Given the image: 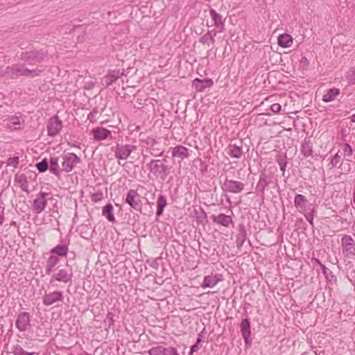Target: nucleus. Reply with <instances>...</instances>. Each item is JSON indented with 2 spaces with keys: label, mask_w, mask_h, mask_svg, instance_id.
Instances as JSON below:
<instances>
[{
  "label": "nucleus",
  "mask_w": 355,
  "mask_h": 355,
  "mask_svg": "<svg viewBox=\"0 0 355 355\" xmlns=\"http://www.w3.org/2000/svg\"><path fill=\"white\" fill-rule=\"evenodd\" d=\"M59 261V258L50 254V256L46 261V263H49V265H51L54 268L57 264H58Z\"/></svg>",
  "instance_id": "obj_48"
},
{
  "label": "nucleus",
  "mask_w": 355,
  "mask_h": 355,
  "mask_svg": "<svg viewBox=\"0 0 355 355\" xmlns=\"http://www.w3.org/2000/svg\"><path fill=\"white\" fill-rule=\"evenodd\" d=\"M209 12L214 22V26L218 30V32H222L224 30V21L222 19V16L216 12L214 9H211Z\"/></svg>",
  "instance_id": "obj_26"
},
{
  "label": "nucleus",
  "mask_w": 355,
  "mask_h": 355,
  "mask_svg": "<svg viewBox=\"0 0 355 355\" xmlns=\"http://www.w3.org/2000/svg\"><path fill=\"white\" fill-rule=\"evenodd\" d=\"M239 327L245 347H250L252 341L250 318L248 315L242 318Z\"/></svg>",
  "instance_id": "obj_6"
},
{
  "label": "nucleus",
  "mask_w": 355,
  "mask_h": 355,
  "mask_svg": "<svg viewBox=\"0 0 355 355\" xmlns=\"http://www.w3.org/2000/svg\"><path fill=\"white\" fill-rule=\"evenodd\" d=\"M146 202L144 204V207L143 205L140 207V209H138L137 211H139L140 214L147 216H151L153 214V203L150 202L148 200V199H146Z\"/></svg>",
  "instance_id": "obj_34"
},
{
  "label": "nucleus",
  "mask_w": 355,
  "mask_h": 355,
  "mask_svg": "<svg viewBox=\"0 0 355 355\" xmlns=\"http://www.w3.org/2000/svg\"><path fill=\"white\" fill-rule=\"evenodd\" d=\"M276 161L279 166L280 170L284 174L288 164L286 161V155L285 153L278 155L277 156Z\"/></svg>",
  "instance_id": "obj_38"
},
{
  "label": "nucleus",
  "mask_w": 355,
  "mask_h": 355,
  "mask_svg": "<svg viewBox=\"0 0 355 355\" xmlns=\"http://www.w3.org/2000/svg\"><path fill=\"white\" fill-rule=\"evenodd\" d=\"M349 162L348 159H346L345 161H343L340 164V168L343 173L347 174L352 171V167Z\"/></svg>",
  "instance_id": "obj_45"
},
{
  "label": "nucleus",
  "mask_w": 355,
  "mask_h": 355,
  "mask_svg": "<svg viewBox=\"0 0 355 355\" xmlns=\"http://www.w3.org/2000/svg\"><path fill=\"white\" fill-rule=\"evenodd\" d=\"M355 245L353 238L349 235H345L341 239L342 252L344 255L345 269L346 277L352 284L355 285V269L353 261L355 259L354 253L352 250Z\"/></svg>",
  "instance_id": "obj_1"
},
{
  "label": "nucleus",
  "mask_w": 355,
  "mask_h": 355,
  "mask_svg": "<svg viewBox=\"0 0 355 355\" xmlns=\"http://www.w3.org/2000/svg\"><path fill=\"white\" fill-rule=\"evenodd\" d=\"M48 56L47 51L42 49L22 51L20 58L29 64H37L44 62Z\"/></svg>",
  "instance_id": "obj_3"
},
{
  "label": "nucleus",
  "mask_w": 355,
  "mask_h": 355,
  "mask_svg": "<svg viewBox=\"0 0 355 355\" xmlns=\"http://www.w3.org/2000/svg\"><path fill=\"white\" fill-rule=\"evenodd\" d=\"M15 181L21 184V188L23 191L28 192V180L27 177L25 175L17 174L15 175Z\"/></svg>",
  "instance_id": "obj_37"
},
{
  "label": "nucleus",
  "mask_w": 355,
  "mask_h": 355,
  "mask_svg": "<svg viewBox=\"0 0 355 355\" xmlns=\"http://www.w3.org/2000/svg\"><path fill=\"white\" fill-rule=\"evenodd\" d=\"M19 162V158L17 156L8 158L7 161L8 166H12L14 168L17 167Z\"/></svg>",
  "instance_id": "obj_49"
},
{
  "label": "nucleus",
  "mask_w": 355,
  "mask_h": 355,
  "mask_svg": "<svg viewBox=\"0 0 355 355\" xmlns=\"http://www.w3.org/2000/svg\"><path fill=\"white\" fill-rule=\"evenodd\" d=\"M309 64V60L306 56H303L300 61V67L304 70L308 69Z\"/></svg>",
  "instance_id": "obj_51"
},
{
  "label": "nucleus",
  "mask_w": 355,
  "mask_h": 355,
  "mask_svg": "<svg viewBox=\"0 0 355 355\" xmlns=\"http://www.w3.org/2000/svg\"><path fill=\"white\" fill-rule=\"evenodd\" d=\"M62 122L58 115L51 118L47 123V134L50 137H55L62 129Z\"/></svg>",
  "instance_id": "obj_12"
},
{
  "label": "nucleus",
  "mask_w": 355,
  "mask_h": 355,
  "mask_svg": "<svg viewBox=\"0 0 355 355\" xmlns=\"http://www.w3.org/2000/svg\"><path fill=\"white\" fill-rule=\"evenodd\" d=\"M315 210L313 207L311 208V206H309L306 210L304 212H302L306 219V220L313 227V218L315 216Z\"/></svg>",
  "instance_id": "obj_40"
},
{
  "label": "nucleus",
  "mask_w": 355,
  "mask_h": 355,
  "mask_svg": "<svg viewBox=\"0 0 355 355\" xmlns=\"http://www.w3.org/2000/svg\"><path fill=\"white\" fill-rule=\"evenodd\" d=\"M149 355H180L178 346H171L166 343H162L148 349Z\"/></svg>",
  "instance_id": "obj_5"
},
{
  "label": "nucleus",
  "mask_w": 355,
  "mask_h": 355,
  "mask_svg": "<svg viewBox=\"0 0 355 355\" xmlns=\"http://www.w3.org/2000/svg\"><path fill=\"white\" fill-rule=\"evenodd\" d=\"M322 272L323 275H324L325 278L328 282H332V281H336V276L333 274V272L327 268L324 265H322L321 267Z\"/></svg>",
  "instance_id": "obj_41"
},
{
  "label": "nucleus",
  "mask_w": 355,
  "mask_h": 355,
  "mask_svg": "<svg viewBox=\"0 0 355 355\" xmlns=\"http://www.w3.org/2000/svg\"><path fill=\"white\" fill-rule=\"evenodd\" d=\"M4 221V216L3 214H0V225H2Z\"/></svg>",
  "instance_id": "obj_63"
},
{
  "label": "nucleus",
  "mask_w": 355,
  "mask_h": 355,
  "mask_svg": "<svg viewBox=\"0 0 355 355\" xmlns=\"http://www.w3.org/2000/svg\"><path fill=\"white\" fill-rule=\"evenodd\" d=\"M35 168L40 173H42L49 170V161L46 158H44L42 161L35 164Z\"/></svg>",
  "instance_id": "obj_39"
},
{
  "label": "nucleus",
  "mask_w": 355,
  "mask_h": 355,
  "mask_svg": "<svg viewBox=\"0 0 355 355\" xmlns=\"http://www.w3.org/2000/svg\"><path fill=\"white\" fill-rule=\"evenodd\" d=\"M245 184L241 182L226 179L223 189L225 191L238 193L244 189Z\"/></svg>",
  "instance_id": "obj_14"
},
{
  "label": "nucleus",
  "mask_w": 355,
  "mask_h": 355,
  "mask_svg": "<svg viewBox=\"0 0 355 355\" xmlns=\"http://www.w3.org/2000/svg\"><path fill=\"white\" fill-rule=\"evenodd\" d=\"M83 24H80V25H75L73 26V27L69 31V33H73V31H75V30L78 29V28H80L83 26Z\"/></svg>",
  "instance_id": "obj_62"
},
{
  "label": "nucleus",
  "mask_w": 355,
  "mask_h": 355,
  "mask_svg": "<svg viewBox=\"0 0 355 355\" xmlns=\"http://www.w3.org/2000/svg\"><path fill=\"white\" fill-rule=\"evenodd\" d=\"M195 214L198 223L202 225H205L208 223L207 214L202 207H200L199 210H195Z\"/></svg>",
  "instance_id": "obj_35"
},
{
  "label": "nucleus",
  "mask_w": 355,
  "mask_h": 355,
  "mask_svg": "<svg viewBox=\"0 0 355 355\" xmlns=\"http://www.w3.org/2000/svg\"><path fill=\"white\" fill-rule=\"evenodd\" d=\"M53 268H54L53 266H51V265H49V263H46L45 273L46 275H50L53 272Z\"/></svg>",
  "instance_id": "obj_60"
},
{
  "label": "nucleus",
  "mask_w": 355,
  "mask_h": 355,
  "mask_svg": "<svg viewBox=\"0 0 355 355\" xmlns=\"http://www.w3.org/2000/svg\"><path fill=\"white\" fill-rule=\"evenodd\" d=\"M114 313L112 311H108V313L106 315V318L104 320V322L105 324L108 326L109 328H110L112 326L114 325Z\"/></svg>",
  "instance_id": "obj_46"
},
{
  "label": "nucleus",
  "mask_w": 355,
  "mask_h": 355,
  "mask_svg": "<svg viewBox=\"0 0 355 355\" xmlns=\"http://www.w3.org/2000/svg\"><path fill=\"white\" fill-rule=\"evenodd\" d=\"M308 204V200L302 194H296L294 198V205L296 208H297L300 212H304L305 210L307 209L306 205Z\"/></svg>",
  "instance_id": "obj_28"
},
{
  "label": "nucleus",
  "mask_w": 355,
  "mask_h": 355,
  "mask_svg": "<svg viewBox=\"0 0 355 355\" xmlns=\"http://www.w3.org/2000/svg\"><path fill=\"white\" fill-rule=\"evenodd\" d=\"M147 167L151 173L157 178L159 176L162 180H164L169 173L170 168L163 164L162 161H159L158 159L150 160V162L147 164Z\"/></svg>",
  "instance_id": "obj_4"
},
{
  "label": "nucleus",
  "mask_w": 355,
  "mask_h": 355,
  "mask_svg": "<svg viewBox=\"0 0 355 355\" xmlns=\"http://www.w3.org/2000/svg\"><path fill=\"white\" fill-rule=\"evenodd\" d=\"M340 155L338 153H336L334 156V157H332V159L330 162V164L331 165V167L336 166L340 163Z\"/></svg>",
  "instance_id": "obj_53"
},
{
  "label": "nucleus",
  "mask_w": 355,
  "mask_h": 355,
  "mask_svg": "<svg viewBox=\"0 0 355 355\" xmlns=\"http://www.w3.org/2000/svg\"><path fill=\"white\" fill-rule=\"evenodd\" d=\"M213 31H208L206 34H205L200 40V42L203 44H207L209 46V42H211L212 44L214 43V36H216V33H214L212 34Z\"/></svg>",
  "instance_id": "obj_36"
},
{
  "label": "nucleus",
  "mask_w": 355,
  "mask_h": 355,
  "mask_svg": "<svg viewBox=\"0 0 355 355\" xmlns=\"http://www.w3.org/2000/svg\"><path fill=\"white\" fill-rule=\"evenodd\" d=\"M85 35H86V33H83L82 35H80L77 37V41L78 42H82L85 40Z\"/></svg>",
  "instance_id": "obj_61"
},
{
  "label": "nucleus",
  "mask_w": 355,
  "mask_h": 355,
  "mask_svg": "<svg viewBox=\"0 0 355 355\" xmlns=\"http://www.w3.org/2000/svg\"><path fill=\"white\" fill-rule=\"evenodd\" d=\"M103 198V191H98L92 194V200L94 202L101 201Z\"/></svg>",
  "instance_id": "obj_50"
},
{
  "label": "nucleus",
  "mask_w": 355,
  "mask_h": 355,
  "mask_svg": "<svg viewBox=\"0 0 355 355\" xmlns=\"http://www.w3.org/2000/svg\"><path fill=\"white\" fill-rule=\"evenodd\" d=\"M300 152L305 157L312 156V144L309 139H305L304 141L302 142L301 145Z\"/></svg>",
  "instance_id": "obj_33"
},
{
  "label": "nucleus",
  "mask_w": 355,
  "mask_h": 355,
  "mask_svg": "<svg viewBox=\"0 0 355 355\" xmlns=\"http://www.w3.org/2000/svg\"><path fill=\"white\" fill-rule=\"evenodd\" d=\"M200 347V345L196 344V343H194L193 345H192L190 347V351H189V355H193L194 352H197L198 349H199Z\"/></svg>",
  "instance_id": "obj_57"
},
{
  "label": "nucleus",
  "mask_w": 355,
  "mask_h": 355,
  "mask_svg": "<svg viewBox=\"0 0 355 355\" xmlns=\"http://www.w3.org/2000/svg\"><path fill=\"white\" fill-rule=\"evenodd\" d=\"M68 245L62 243L58 244L50 250V254L58 258H66L68 254Z\"/></svg>",
  "instance_id": "obj_22"
},
{
  "label": "nucleus",
  "mask_w": 355,
  "mask_h": 355,
  "mask_svg": "<svg viewBox=\"0 0 355 355\" xmlns=\"http://www.w3.org/2000/svg\"><path fill=\"white\" fill-rule=\"evenodd\" d=\"M114 207L112 203L106 204L102 209V215L110 223H115L116 219L113 213Z\"/></svg>",
  "instance_id": "obj_31"
},
{
  "label": "nucleus",
  "mask_w": 355,
  "mask_h": 355,
  "mask_svg": "<svg viewBox=\"0 0 355 355\" xmlns=\"http://www.w3.org/2000/svg\"><path fill=\"white\" fill-rule=\"evenodd\" d=\"M21 123L19 118L17 116H12L9 121L8 128L12 130L21 129Z\"/></svg>",
  "instance_id": "obj_43"
},
{
  "label": "nucleus",
  "mask_w": 355,
  "mask_h": 355,
  "mask_svg": "<svg viewBox=\"0 0 355 355\" xmlns=\"http://www.w3.org/2000/svg\"><path fill=\"white\" fill-rule=\"evenodd\" d=\"M282 110V106L279 103H274L270 106V110L275 114L279 113Z\"/></svg>",
  "instance_id": "obj_55"
},
{
  "label": "nucleus",
  "mask_w": 355,
  "mask_h": 355,
  "mask_svg": "<svg viewBox=\"0 0 355 355\" xmlns=\"http://www.w3.org/2000/svg\"><path fill=\"white\" fill-rule=\"evenodd\" d=\"M51 195V193L43 191L40 192L37 195V197L33 200L32 204V210L33 213L39 214L44 210L47 205V200L49 199L48 196Z\"/></svg>",
  "instance_id": "obj_10"
},
{
  "label": "nucleus",
  "mask_w": 355,
  "mask_h": 355,
  "mask_svg": "<svg viewBox=\"0 0 355 355\" xmlns=\"http://www.w3.org/2000/svg\"><path fill=\"white\" fill-rule=\"evenodd\" d=\"M348 79H349V83H351L352 85L355 84V70L351 69L348 72Z\"/></svg>",
  "instance_id": "obj_56"
},
{
  "label": "nucleus",
  "mask_w": 355,
  "mask_h": 355,
  "mask_svg": "<svg viewBox=\"0 0 355 355\" xmlns=\"http://www.w3.org/2000/svg\"><path fill=\"white\" fill-rule=\"evenodd\" d=\"M171 156L173 159H179L178 162H180L189 156V148L182 145H178L172 149Z\"/></svg>",
  "instance_id": "obj_21"
},
{
  "label": "nucleus",
  "mask_w": 355,
  "mask_h": 355,
  "mask_svg": "<svg viewBox=\"0 0 355 355\" xmlns=\"http://www.w3.org/2000/svg\"><path fill=\"white\" fill-rule=\"evenodd\" d=\"M63 293L62 291H54L49 294H45L43 297V304L46 306H50L58 301H63Z\"/></svg>",
  "instance_id": "obj_18"
},
{
  "label": "nucleus",
  "mask_w": 355,
  "mask_h": 355,
  "mask_svg": "<svg viewBox=\"0 0 355 355\" xmlns=\"http://www.w3.org/2000/svg\"><path fill=\"white\" fill-rule=\"evenodd\" d=\"M94 139L97 141H103L111 137L112 132L105 128H95L91 130Z\"/></svg>",
  "instance_id": "obj_19"
},
{
  "label": "nucleus",
  "mask_w": 355,
  "mask_h": 355,
  "mask_svg": "<svg viewBox=\"0 0 355 355\" xmlns=\"http://www.w3.org/2000/svg\"><path fill=\"white\" fill-rule=\"evenodd\" d=\"M142 142L150 146H153L157 144L156 140L151 137H148L146 139L142 140Z\"/></svg>",
  "instance_id": "obj_54"
},
{
  "label": "nucleus",
  "mask_w": 355,
  "mask_h": 355,
  "mask_svg": "<svg viewBox=\"0 0 355 355\" xmlns=\"http://www.w3.org/2000/svg\"><path fill=\"white\" fill-rule=\"evenodd\" d=\"M167 204L166 197L163 194H159L156 202L157 209L155 214L157 217H159L163 215L164 210L167 206Z\"/></svg>",
  "instance_id": "obj_25"
},
{
  "label": "nucleus",
  "mask_w": 355,
  "mask_h": 355,
  "mask_svg": "<svg viewBox=\"0 0 355 355\" xmlns=\"http://www.w3.org/2000/svg\"><path fill=\"white\" fill-rule=\"evenodd\" d=\"M274 173L272 172L266 173V170L261 172L259 181L256 185V191L260 193L261 198L265 197L266 188L272 182Z\"/></svg>",
  "instance_id": "obj_8"
},
{
  "label": "nucleus",
  "mask_w": 355,
  "mask_h": 355,
  "mask_svg": "<svg viewBox=\"0 0 355 355\" xmlns=\"http://www.w3.org/2000/svg\"><path fill=\"white\" fill-rule=\"evenodd\" d=\"M73 277V273L71 270L70 271H67L65 269H59L58 272L53 274L52 275V279L56 280L59 282H62L64 284L70 283L71 284Z\"/></svg>",
  "instance_id": "obj_16"
},
{
  "label": "nucleus",
  "mask_w": 355,
  "mask_h": 355,
  "mask_svg": "<svg viewBox=\"0 0 355 355\" xmlns=\"http://www.w3.org/2000/svg\"><path fill=\"white\" fill-rule=\"evenodd\" d=\"M12 353L14 355H34V352H28L25 351L21 346L16 345L13 346Z\"/></svg>",
  "instance_id": "obj_42"
},
{
  "label": "nucleus",
  "mask_w": 355,
  "mask_h": 355,
  "mask_svg": "<svg viewBox=\"0 0 355 355\" xmlns=\"http://www.w3.org/2000/svg\"><path fill=\"white\" fill-rule=\"evenodd\" d=\"M137 149L135 145L131 144H117L115 147L112 148V150L114 153V156L119 159H126L130 154Z\"/></svg>",
  "instance_id": "obj_9"
},
{
  "label": "nucleus",
  "mask_w": 355,
  "mask_h": 355,
  "mask_svg": "<svg viewBox=\"0 0 355 355\" xmlns=\"http://www.w3.org/2000/svg\"><path fill=\"white\" fill-rule=\"evenodd\" d=\"M42 73V70L29 69L26 67L24 64H16L8 66L6 69V74L11 79H17L21 76L34 78L39 76Z\"/></svg>",
  "instance_id": "obj_2"
},
{
  "label": "nucleus",
  "mask_w": 355,
  "mask_h": 355,
  "mask_svg": "<svg viewBox=\"0 0 355 355\" xmlns=\"http://www.w3.org/2000/svg\"><path fill=\"white\" fill-rule=\"evenodd\" d=\"M293 37L288 33H283L277 37V44L282 48L290 47L293 44Z\"/></svg>",
  "instance_id": "obj_30"
},
{
  "label": "nucleus",
  "mask_w": 355,
  "mask_h": 355,
  "mask_svg": "<svg viewBox=\"0 0 355 355\" xmlns=\"http://www.w3.org/2000/svg\"><path fill=\"white\" fill-rule=\"evenodd\" d=\"M223 280V276L222 274L216 273L214 275H207L204 277L203 282L201 286L203 288H213L219 282Z\"/></svg>",
  "instance_id": "obj_20"
},
{
  "label": "nucleus",
  "mask_w": 355,
  "mask_h": 355,
  "mask_svg": "<svg viewBox=\"0 0 355 355\" xmlns=\"http://www.w3.org/2000/svg\"><path fill=\"white\" fill-rule=\"evenodd\" d=\"M124 202L135 211L139 209L142 205L141 197L137 191L135 189H130L128 191Z\"/></svg>",
  "instance_id": "obj_11"
},
{
  "label": "nucleus",
  "mask_w": 355,
  "mask_h": 355,
  "mask_svg": "<svg viewBox=\"0 0 355 355\" xmlns=\"http://www.w3.org/2000/svg\"><path fill=\"white\" fill-rule=\"evenodd\" d=\"M340 94V89L336 87L330 88L323 96L322 101L326 103L333 101L336 97Z\"/></svg>",
  "instance_id": "obj_32"
},
{
  "label": "nucleus",
  "mask_w": 355,
  "mask_h": 355,
  "mask_svg": "<svg viewBox=\"0 0 355 355\" xmlns=\"http://www.w3.org/2000/svg\"><path fill=\"white\" fill-rule=\"evenodd\" d=\"M120 78L119 70H109L107 73L103 78L105 86L108 87L116 82Z\"/></svg>",
  "instance_id": "obj_29"
},
{
  "label": "nucleus",
  "mask_w": 355,
  "mask_h": 355,
  "mask_svg": "<svg viewBox=\"0 0 355 355\" xmlns=\"http://www.w3.org/2000/svg\"><path fill=\"white\" fill-rule=\"evenodd\" d=\"M205 329L204 328L203 330L200 334H198V338H197L195 343L200 345V343L202 342L203 333H204Z\"/></svg>",
  "instance_id": "obj_58"
},
{
  "label": "nucleus",
  "mask_w": 355,
  "mask_h": 355,
  "mask_svg": "<svg viewBox=\"0 0 355 355\" xmlns=\"http://www.w3.org/2000/svg\"><path fill=\"white\" fill-rule=\"evenodd\" d=\"M238 230H239V233L236 235V247L239 249H241L242 248L243 243H245V241L247 239V231L245 230V227L244 224H243V223L239 224V227H238Z\"/></svg>",
  "instance_id": "obj_24"
},
{
  "label": "nucleus",
  "mask_w": 355,
  "mask_h": 355,
  "mask_svg": "<svg viewBox=\"0 0 355 355\" xmlns=\"http://www.w3.org/2000/svg\"><path fill=\"white\" fill-rule=\"evenodd\" d=\"M30 318L31 315L28 312H21L19 313L15 321V326L19 331L24 332L28 329V327L31 325Z\"/></svg>",
  "instance_id": "obj_13"
},
{
  "label": "nucleus",
  "mask_w": 355,
  "mask_h": 355,
  "mask_svg": "<svg viewBox=\"0 0 355 355\" xmlns=\"http://www.w3.org/2000/svg\"><path fill=\"white\" fill-rule=\"evenodd\" d=\"M62 158V170L66 173L71 172L78 164L81 162V159L73 153H63Z\"/></svg>",
  "instance_id": "obj_7"
},
{
  "label": "nucleus",
  "mask_w": 355,
  "mask_h": 355,
  "mask_svg": "<svg viewBox=\"0 0 355 355\" xmlns=\"http://www.w3.org/2000/svg\"><path fill=\"white\" fill-rule=\"evenodd\" d=\"M225 150L231 157L240 158L243 153L242 141H239V144L230 143Z\"/></svg>",
  "instance_id": "obj_17"
},
{
  "label": "nucleus",
  "mask_w": 355,
  "mask_h": 355,
  "mask_svg": "<svg viewBox=\"0 0 355 355\" xmlns=\"http://www.w3.org/2000/svg\"><path fill=\"white\" fill-rule=\"evenodd\" d=\"M214 85V81L211 78L200 79L196 78L192 81V87L195 88L196 92H203L205 89L211 87Z\"/></svg>",
  "instance_id": "obj_15"
},
{
  "label": "nucleus",
  "mask_w": 355,
  "mask_h": 355,
  "mask_svg": "<svg viewBox=\"0 0 355 355\" xmlns=\"http://www.w3.org/2000/svg\"><path fill=\"white\" fill-rule=\"evenodd\" d=\"M343 150L345 152V155L351 156L352 155V147L348 144H345L343 145Z\"/></svg>",
  "instance_id": "obj_52"
},
{
  "label": "nucleus",
  "mask_w": 355,
  "mask_h": 355,
  "mask_svg": "<svg viewBox=\"0 0 355 355\" xmlns=\"http://www.w3.org/2000/svg\"><path fill=\"white\" fill-rule=\"evenodd\" d=\"M211 218L214 223L225 227H229L230 224L233 223L232 216L223 213H220L217 216L212 215Z\"/></svg>",
  "instance_id": "obj_23"
},
{
  "label": "nucleus",
  "mask_w": 355,
  "mask_h": 355,
  "mask_svg": "<svg viewBox=\"0 0 355 355\" xmlns=\"http://www.w3.org/2000/svg\"><path fill=\"white\" fill-rule=\"evenodd\" d=\"M119 70V73L120 75V78L122 76H125V70L123 69L122 71H120V69H118Z\"/></svg>",
  "instance_id": "obj_64"
},
{
  "label": "nucleus",
  "mask_w": 355,
  "mask_h": 355,
  "mask_svg": "<svg viewBox=\"0 0 355 355\" xmlns=\"http://www.w3.org/2000/svg\"><path fill=\"white\" fill-rule=\"evenodd\" d=\"M196 162L199 164L198 166H196L198 167L202 175L206 174L208 171V165L207 164V163L205 162L202 161L200 158H197Z\"/></svg>",
  "instance_id": "obj_44"
},
{
  "label": "nucleus",
  "mask_w": 355,
  "mask_h": 355,
  "mask_svg": "<svg viewBox=\"0 0 355 355\" xmlns=\"http://www.w3.org/2000/svg\"><path fill=\"white\" fill-rule=\"evenodd\" d=\"M99 114V111L97 107H95L92 109L90 113L87 116V119L91 123H94L96 121V116Z\"/></svg>",
  "instance_id": "obj_47"
},
{
  "label": "nucleus",
  "mask_w": 355,
  "mask_h": 355,
  "mask_svg": "<svg viewBox=\"0 0 355 355\" xmlns=\"http://www.w3.org/2000/svg\"><path fill=\"white\" fill-rule=\"evenodd\" d=\"M49 170L50 173L55 175L57 178H60V172L62 171L58 165V157H51L49 161Z\"/></svg>",
  "instance_id": "obj_27"
},
{
  "label": "nucleus",
  "mask_w": 355,
  "mask_h": 355,
  "mask_svg": "<svg viewBox=\"0 0 355 355\" xmlns=\"http://www.w3.org/2000/svg\"><path fill=\"white\" fill-rule=\"evenodd\" d=\"M95 85H96V83L89 81L85 85L84 88L86 89H92L94 88Z\"/></svg>",
  "instance_id": "obj_59"
}]
</instances>
